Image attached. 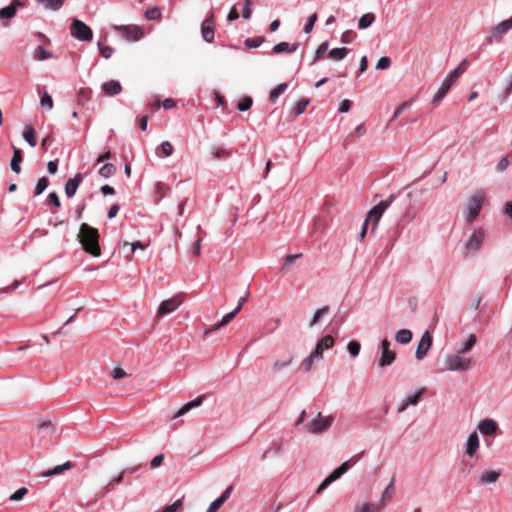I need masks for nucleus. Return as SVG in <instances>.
<instances>
[{
    "label": "nucleus",
    "instance_id": "obj_26",
    "mask_svg": "<svg viewBox=\"0 0 512 512\" xmlns=\"http://www.w3.org/2000/svg\"><path fill=\"white\" fill-rule=\"evenodd\" d=\"M13 148V156H12V159H11V162H10V166H11V169L13 172L15 173H20L21 172V162L23 160V155H22V151L15 147V146H12Z\"/></svg>",
    "mask_w": 512,
    "mask_h": 512
},
{
    "label": "nucleus",
    "instance_id": "obj_38",
    "mask_svg": "<svg viewBox=\"0 0 512 512\" xmlns=\"http://www.w3.org/2000/svg\"><path fill=\"white\" fill-rule=\"evenodd\" d=\"M53 57V54L46 51L42 45H39L33 52V58L36 61H44Z\"/></svg>",
    "mask_w": 512,
    "mask_h": 512
},
{
    "label": "nucleus",
    "instance_id": "obj_48",
    "mask_svg": "<svg viewBox=\"0 0 512 512\" xmlns=\"http://www.w3.org/2000/svg\"><path fill=\"white\" fill-rule=\"evenodd\" d=\"M413 99H409V100H406L404 101L403 103H401L395 110L392 118L390 119L389 123H391L392 121H394L397 117H399V115L404 111L406 110L407 108H409L412 103H413Z\"/></svg>",
    "mask_w": 512,
    "mask_h": 512
},
{
    "label": "nucleus",
    "instance_id": "obj_4",
    "mask_svg": "<svg viewBox=\"0 0 512 512\" xmlns=\"http://www.w3.org/2000/svg\"><path fill=\"white\" fill-rule=\"evenodd\" d=\"M333 421L332 416H324L318 413L316 418L303 426V430L311 434H322L332 426Z\"/></svg>",
    "mask_w": 512,
    "mask_h": 512
},
{
    "label": "nucleus",
    "instance_id": "obj_6",
    "mask_svg": "<svg viewBox=\"0 0 512 512\" xmlns=\"http://www.w3.org/2000/svg\"><path fill=\"white\" fill-rule=\"evenodd\" d=\"M70 34L79 41L90 42L93 39L92 29L79 19H73Z\"/></svg>",
    "mask_w": 512,
    "mask_h": 512
},
{
    "label": "nucleus",
    "instance_id": "obj_31",
    "mask_svg": "<svg viewBox=\"0 0 512 512\" xmlns=\"http://www.w3.org/2000/svg\"><path fill=\"white\" fill-rule=\"evenodd\" d=\"M395 492V477H392L390 483L385 488L384 492L381 496V501L378 504L382 509L386 506V499L391 497V495Z\"/></svg>",
    "mask_w": 512,
    "mask_h": 512
},
{
    "label": "nucleus",
    "instance_id": "obj_33",
    "mask_svg": "<svg viewBox=\"0 0 512 512\" xmlns=\"http://www.w3.org/2000/svg\"><path fill=\"white\" fill-rule=\"evenodd\" d=\"M23 138L31 147H35L37 145L36 132L32 126L25 127L23 131Z\"/></svg>",
    "mask_w": 512,
    "mask_h": 512
},
{
    "label": "nucleus",
    "instance_id": "obj_14",
    "mask_svg": "<svg viewBox=\"0 0 512 512\" xmlns=\"http://www.w3.org/2000/svg\"><path fill=\"white\" fill-rule=\"evenodd\" d=\"M360 458V455H356L352 458V463L350 461L343 462L338 468H336L328 477H326L330 483L338 480L343 474H345L352 465H354Z\"/></svg>",
    "mask_w": 512,
    "mask_h": 512
},
{
    "label": "nucleus",
    "instance_id": "obj_5",
    "mask_svg": "<svg viewBox=\"0 0 512 512\" xmlns=\"http://www.w3.org/2000/svg\"><path fill=\"white\" fill-rule=\"evenodd\" d=\"M394 198V195H390L386 200L381 201L380 203L375 205L371 210H369L365 218V224H369L371 222V232L375 231L383 213L391 205Z\"/></svg>",
    "mask_w": 512,
    "mask_h": 512
},
{
    "label": "nucleus",
    "instance_id": "obj_37",
    "mask_svg": "<svg viewBox=\"0 0 512 512\" xmlns=\"http://www.w3.org/2000/svg\"><path fill=\"white\" fill-rule=\"evenodd\" d=\"M44 5L46 9L58 11L64 5V0H35Z\"/></svg>",
    "mask_w": 512,
    "mask_h": 512
},
{
    "label": "nucleus",
    "instance_id": "obj_7",
    "mask_svg": "<svg viewBox=\"0 0 512 512\" xmlns=\"http://www.w3.org/2000/svg\"><path fill=\"white\" fill-rule=\"evenodd\" d=\"M445 364L450 371H468L475 365V361L472 358L450 355L446 357Z\"/></svg>",
    "mask_w": 512,
    "mask_h": 512
},
{
    "label": "nucleus",
    "instance_id": "obj_56",
    "mask_svg": "<svg viewBox=\"0 0 512 512\" xmlns=\"http://www.w3.org/2000/svg\"><path fill=\"white\" fill-rule=\"evenodd\" d=\"M316 21H317V14L316 13L311 14L304 26V32L306 34H309L312 32Z\"/></svg>",
    "mask_w": 512,
    "mask_h": 512
},
{
    "label": "nucleus",
    "instance_id": "obj_24",
    "mask_svg": "<svg viewBox=\"0 0 512 512\" xmlns=\"http://www.w3.org/2000/svg\"><path fill=\"white\" fill-rule=\"evenodd\" d=\"M299 47V43L289 44L287 42L277 43L271 50V54L293 53Z\"/></svg>",
    "mask_w": 512,
    "mask_h": 512
},
{
    "label": "nucleus",
    "instance_id": "obj_63",
    "mask_svg": "<svg viewBox=\"0 0 512 512\" xmlns=\"http://www.w3.org/2000/svg\"><path fill=\"white\" fill-rule=\"evenodd\" d=\"M323 351L322 347L317 343L310 355L314 357L316 361H320L323 358Z\"/></svg>",
    "mask_w": 512,
    "mask_h": 512
},
{
    "label": "nucleus",
    "instance_id": "obj_13",
    "mask_svg": "<svg viewBox=\"0 0 512 512\" xmlns=\"http://www.w3.org/2000/svg\"><path fill=\"white\" fill-rule=\"evenodd\" d=\"M180 305L181 300L178 297L164 300L160 303L157 314L159 317H163L174 312Z\"/></svg>",
    "mask_w": 512,
    "mask_h": 512
},
{
    "label": "nucleus",
    "instance_id": "obj_11",
    "mask_svg": "<svg viewBox=\"0 0 512 512\" xmlns=\"http://www.w3.org/2000/svg\"><path fill=\"white\" fill-rule=\"evenodd\" d=\"M201 36L206 43H212L215 37V19L211 14L201 23Z\"/></svg>",
    "mask_w": 512,
    "mask_h": 512
},
{
    "label": "nucleus",
    "instance_id": "obj_1",
    "mask_svg": "<svg viewBox=\"0 0 512 512\" xmlns=\"http://www.w3.org/2000/svg\"><path fill=\"white\" fill-rule=\"evenodd\" d=\"M79 241L85 252L98 257L101 255L99 246V233L96 228L83 223L80 227Z\"/></svg>",
    "mask_w": 512,
    "mask_h": 512
},
{
    "label": "nucleus",
    "instance_id": "obj_32",
    "mask_svg": "<svg viewBox=\"0 0 512 512\" xmlns=\"http://www.w3.org/2000/svg\"><path fill=\"white\" fill-rule=\"evenodd\" d=\"M174 148L169 141H163L157 148L156 154L158 156L169 157L173 154Z\"/></svg>",
    "mask_w": 512,
    "mask_h": 512
},
{
    "label": "nucleus",
    "instance_id": "obj_23",
    "mask_svg": "<svg viewBox=\"0 0 512 512\" xmlns=\"http://www.w3.org/2000/svg\"><path fill=\"white\" fill-rule=\"evenodd\" d=\"M205 398H206V395L202 394V395L198 396L196 399L186 403L184 406H182L178 410L175 417H180V416L186 414L187 412H189L191 409L201 406Z\"/></svg>",
    "mask_w": 512,
    "mask_h": 512
},
{
    "label": "nucleus",
    "instance_id": "obj_50",
    "mask_svg": "<svg viewBox=\"0 0 512 512\" xmlns=\"http://www.w3.org/2000/svg\"><path fill=\"white\" fill-rule=\"evenodd\" d=\"M328 312H329L328 306H324V307L318 309L314 313L313 318L309 323V327H313L320 320V318L323 317L324 315L328 314Z\"/></svg>",
    "mask_w": 512,
    "mask_h": 512
},
{
    "label": "nucleus",
    "instance_id": "obj_30",
    "mask_svg": "<svg viewBox=\"0 0 512 512\" xmlns=\"http://www.w3.org/2000/svg\"><path fill=\"white\" fill-rule=\"evenodd\" d=\"M288 88V83H280L275 88H273L269 93V101L274 104L277 99L283 94Z\"/></svg>",
    "mask_w": 512,
    "mask_h": 512
},
{
    "label": "nucleus",
    "instance_id": "obj_40",
    "mask_svg": "<svg viewBox=\"0 0 512 512\" xmlns=\"http://www.w3.org/2000/svg\"><path fill=\"white\" fill-rule=\"evenodd\" d=\"M293 361V356L292 355H289L288 357H286L284 360H278V361H275L273 364H272V370L275 372V373H278L280 372L281 370H283L284 368L288 367L291 365Z\"/></svg>",
    "mask_w": 512,
    "mask_h": 512
},
{
    "label": "nucleus",
    "instance_id": "obj_43",
    "mask_svg": "<svg viewBox=\"0 0 512 512\" xmlns=\"http://www.w3.org/2000/svg\"><path fill=\"white\" fill-rule=\"evenodd\" d=\"M382 508L378 504L365 503L361 506H357L355 512H380Z\"/></svg>",
    "mask_w": 512,
    "mask_h": 512
},
{
    "label": "nucleus",
    "instance_id": "obj_34",
    "mask_svg": "<svg viewBox=\"0 0 512 512\" xmlns=\"http://www.w3.org/2000/svg\"><path fill=\"white\" fill-rule=\"evenodd\" d=\"M309 103L310 100L308 98H301L299 101L295 103L291 110V113L296 117L301 115L302 113H304Z\"/></svg>",
    "mask_w": 512,
    "mask_h": 512
},
{
    "label": "nucleus",
    "instance_id": "obj_12",
    "mask_svg": "<svg viewBox=\"0 0 512 512\" xmlns=\"http://www.w3.org/2000/svg\"><path fill=\"white\" fill-rule=\"evenodd\" d=\"M23 7H25V3L23 1L12 0L8 6L0 9V21L12 19L16 15L18 8Z\"/></svg>",
    "mask_w": 512,
    "mask_h": 512
},
{
    "label": "nucleus",
    "instance_id": "obj_52",
    "mask_svg": "<svg viewBox=\"0 0 512 512\" xmlns=\"http://www.w3.org/2000/svg\"><path fill=\"white\" fill-rule=\"evenodd\" d=\"M97 46L103 58L109 59L112 56L114 49L111 46L103 45L100 41H98Z\"/></svg>",
    "mask_w": 512,
    "mask_h": 512
},
{
    "label": "nucleus",
    "instance_id": "obj_51",
    "mask_svg": "<svg viewBox=\"0 0 512 512\" xmlns=\"http://www.w3.org/2000/svg\"><path fill=\"white\" fill-rule=\"evenodd\" d=\"M347 350L349 352V354L352 356V357H357L360 353V350H361V345L358 341L356 340H351L348 344H347Z\"/></svg>",
    "mask_w": 512,
    "mask_h": 512
},
{
    "label": "nucleus",
    "instance_id": "obj_16",
    "mask_svg": "<svg viewBox=\"0 0 512 512\" xmlns=\"http://www.w3.org/2000/svg\"><path fill=\"white\" fill-rule=\"evenodd\" d=\"M83 181L82 173L78 172L73 178L68 179L65 184V194L68 198H72Z\"/></svg>",
    "mask_w": 512,
    "mask_h": 512
},
{
    "label": "nucleus",
    "instance_id": "obj_61",
    "mask_svg": "<svg viewBox=\"0 0 512 512\" xmlns=\"http://www.w3.org/2000/svg\"><path fill=\"white\" fill-rule=\"evenodd\" d=\"M182 504V500L178 499L173 504L164 507V509L161 512H177V510L181 508Z\"/></svg>",
    "mask_w": 512,
    "mask_h": 512
},
{
    "label": "nucleus",
    "instance_id": "obj_10",
    "mask_svg": "<svg viewBox=\"0 0 512 512\" xmlns=\"http://www.w3.org/2000/svg\"><path fill=\"white\" fill-rule=\"evenodd\" d=\"M390 345L391 344L387 339L381 341V357L379 359L378 364L382 368L390 366L396 359V352L390 350Z\"/></svg>",
    "mask_w": 512,
    "mask_h": 512
},
{
    "label": "nucleus",
    "instance_id": "obj_41",
    "mask_svg": "<svg viewBox=\"0 0 512 512\" xmlns=\"http://www.w3.org/2000/svg\"><path fill=\"white\" fill-rule=\"evenodd\" d=\"M115 172H116V167L112 163L103 164L98 171L99 175L104 178L111 177L113 174H115Z\"/></svg>",
    "mask_w": 512,
    "mask_h": 512
},
{
    "label": "nucleus",
    "instance_id": "obj_55",
    "mask_svg": "<svg viewBox=\"0 0 512 512\" xmlns=\"http://www.w3.org/2000/svg\"><path fill=\"white\" fill-rule=\"evenodd\" d=\"M40 104L42 107H46L47 109L51 110L53 108V99L49 95L48 92H44L40 99Z\"/></svg>",
    "mask_w": 512,
    "mask_h": 512
},
{
    "label": "nucleus",
    "instance_id": "obj_64",
    "mask_svg": "<svg viewBox=\"0 0 512 512\" xmlns=\"http://www.w3.org/2000/svg\"><path fill=\"white\" fill-rule=\"evenodd\" d=\"M473 465L467 461H463L460 466V473L464 476L471 473Z\"/></svg>",
    "mask_w": 512,
    "mask_h": 512
},
{
    "label": "nucleus",
    "instance_id": "obj_46",
    "mask_svg": "<svg viewBox=\"0 0 512 512\" xmlns=\"http://www.w3.org/2000/svg\"><path fill=\"white\" fill-rule=\"evenodd\" d=\"M253 104V100L249 96L243 97L237 104V110L240 112L248 111Z\"/></svg>",
    "mask_w": 512,
    "mask_h": 512
},
{
    "label": "nucleus",
    "instance_id": "obj_25",
    "mask_svg": "<svg viewBox=\"0 0 512 512\" xmlns=\"http://www.w3.org/2000/svg\"><path fill=\"white\" fill-rule=\"evenodd\" d=\"M511 29H512V16L509 19H506V20L500 22L497 26H495L492 29V32L502 42L503 35L506 34Z\"/></svg>",
    "mask_w": 512,
    "mask_h": 512
},
{
    "label": "nucleus",
    "instance_id": "obj_21",
    "mask_svg": "<svg viewBox=\"0 0 512 512\" xmlns=\"http://www.w3.org/2000/svg\"><path fill=\"white\" fill-rule=\"evenodd\" d=\"M37 430L42 437L47 439H51L56 435V429L49 420L38 423Z\"/></svg>",
    "mask_w": 512,
    "mask_h": 512
},
{
    "label": "nucleus",
    "instance_id": "obj_36",
    "mask_svg": "<svg viewBox=\"0 0 512 512\" xmlns=\"http://www.w3.org/2000/svg\"><path fill=\"white\" fill-rule=\"evenodd\" d=\"M348 54V49L345 47L334 48L328 53V58L334 61L343 60Z\"/></svg>",
    "mask_w": 512,
    "mask_h": 512
},
{
    "label": "nucleus",
    "instance_id": "obj_2",
    "mask_svg": "<svg viewBox=\"0 0 512 512\" xmlns=\"http://www.w3.org/2000/svg\"><path fill=\"white\" fill-rule=\"evenodd\" d=\"M466 61H462L455 69H453L448 76L443 80L436 94L434 95L433 104L439 103L448 93L452 84L459 78L465 71Z\"/></svg>",
    "mask_w": 512,
    "mask_h": 512
},
{
    "label": "nucleus",
    "instance_id": "obj_27",
    "mask_svg": "<svg viewBox=\"0 0 512 512\" xmlns=\"http://www.w3.org/2000/svg\"><path fill=\"white\" fill-rule=\"evenodd\" d=\"M72 463L71 461H67L65 462L64 464L62 465H57L55 466L54 468L52 469H49L47 471H44L43 473H41V476L42 477H52V476H56V475H60L62 474L65 470H69L72 468Z\"/></svg>",
    "mask_w": 512,
    "mask_h": 512
},
{
    "label": "nucleus",
    "instance_id": "obj_22",
    "mask_svg": "<svg viewBox=\"0 0 512 512\" xmlns=\"http://www.w3.org/2000/svg\"><path fill=\"white\" fill-rule=\"evenodd\" d=\"M498 426L492 419H485L478 424V430L483 435H492L496 432Z\"/></svg>",
    "mask_w": 512,
    "mask_h": 512
},
{
    "label": "nucleus",
    "instance_id": "obj_59",
    "mask_svg": "<svg viewBox=\"0 0 512 512\" xmlns=\"http://www.w3.org/2000/svg\"><path fill=\"white\" fill-rule=\"evenodd\" d=\"M355 36H356V33L354 31L347 30V31L342 33V35H341V42L343 44H349V43H351L354 40Z\"/></svg>",
    "mask_w": 512,
    "mask_h": 512
},
{
    "label": "nucleus",
    "instance_id": "obj_53",
    "mask_svg": "<svg viewBox=\"0 0 512 512\" xmlns=\"http://www.w3.org/2000/svg\"><path fill=\"white\" fill-rule=\"evenodd\" d=\"M145 17L148 20H158L161 17V11L158 7L147 9L145 12Z\"/></svg>",
    "mask_w": 512,
    "mask_h": 512
},
{
    "label": "nucleus",
    "instance_id": "obj_44",
    "mask_svg": "<svg viewBox=\"0 0 512 512\" xmlns=\"http://www.w3.org/2000/svg\"><path fill=\"white\" fill-rule=\"evenodd\" d=\"M238 313L239 312H237V310H233L230 313L224 315L222 319L212 327L211 330H217L220 327L228 324Z\"/></svg>",
    "mask_w": 512,
    "mask_h": 512
},
{
    "label": "nucleus",
    "instance_id": "obj_20",
    "mask_svg": "<svg viewBox=\"0 0 512 512\" xmlns=\"http://www.w3.org/2000/svg\"><path fill=\"white\" fill-rule=\"evenodd\" d=\"M102 91L106 96H116L121 93L122 86L119 81L117 80H110L107 82H104L101 86Z\"/></svg>",
    "mask_w": 512,
    "mask_h": 512
},
{
    "label": "nucleus",
    "instance_id": "obj_29",
    "mask_svg": "<svg viewBox=\"0 0 512 512\" xmlns=\"http://www.w3.org/2000/svg\"><path fill=\"white\" fill-rule=\"evenodd\" d=\"M412 337H413V334H412L411 330H409V329H400V330L397 331V333L395 335V340L399 344L405 345V344H408V343L411 342Z\"/></svg>",
    "mask_w": 512,
    "mask_h": 512
},
{
    "label": "nucleus",
    "instance_id": "obj_9",
    "mask_svg": "<svg viewBox=\"0 0 512 512\" xmlns=\"http://www.w3.org/2000/svg\"><path fill=\"white\" fill-rule=\"evenodd\" d=\"M432 344H433V337L430 334V332L428 330H426L422 334V336L418 342L417 349L415 352V358L419 361L423 360L427 356L430 348L432 347Z\"/></svg>",
    "mask_w": 512,
    "mask_h": 512
},
{
    "label": "nucleus",
    "instance_id": "obj_54",
    "mask_svg": "<svg viewBox=\"0 0 512 512\" xmlns=\"http://www.w3.org/2000/svg\"><path fill=\"white\" fill-rule=\"evenodd\" d=\"M26 494H28V489L26 487H21L10 495L9 500L20 501Z\"/></svg>",
    "mask_w": 512,
    "mask_h": 512
},
{
    "label": "nucleus",
    "instance_id": "obj_8",
    "mask_svg": "<svg viewBox=\"0 0 512 512\" xmlns=\"http://www.w3.org/2000/svg\"><path fill=\"white\" fill-rule=\"evenodd\" d=\"M485 238V233L482 228L475 229L473 233L470 235L469 239L465 243V256L473 255L482 246V243Z\"/></svg>",
    "mask_w": 512,
    "mask_h": 512
},
{
    "label": "nucleus",
    "instance_id": "obj_17",
    "mask_svg": "<svg viewBox=\"0 0 512 512\" xmlns=\"http://www.w3.org/2000/svg\"><path fill=\"white\" fill-rule=\"evenodd\" d=\"M233 491V486L229 485L224 492L216 498L207 508L206 512H217L220 507L227 501Z\"/></svg>",
    "mask_w": 512,
    "mask_h": 512
},
{
    "label": "nucleus",
    "instance_id": "obj_35",
    "mask_svg": "<svg viewBox=\"0 0 512 512\" xmlns=\"http://www.w3.org/2000/svg\"><path fill=\"white\" fill-rule=\"evenodd\" d=\"M328 48H329L328 41L322 42L319 45V47L317 48V50L315 51L314 57H313L310 65H314L316 62L320 61L323 58V56L327 53Z\"/></svg>",
    "mask_w": 512,
    "mask_h": 512
},
{
    "label": "nucleus",
    "instance_id": "obj_45",
    "mask_svg": "<svg viewBox=\"0 0 512 512\" xmlns=\"http://www.w3.org/2000/svg\"><path fill=\"white\" fill-rule=\"evenodd\" d=\"M477 338L476 335L471 334L468 338V340L461 345V347L458 350V353H467L469 352L473 346L476 344Z\"/></svg>",
    "mask_w": 512,
    "mask_h": 512
},
{
    "label": "nucleus",
    "instance_id": "obj_18",
    "mask_svg": "<svg viewBox=\"0 0 512 512\" xmlns=\"http://www.w3.org/2000/svg\"><path fill=\"white\" fill-rule=\"evenodd\" d=\"M479 446H480V442H479V437H478L477 433L476 432L471 433L468 436V439L465 444L466 455L471 458L474 457L477 450L479 449Z\"/></svg>",
    "mask_w": 512,
    "mask_h": 512
},
{
    "label": "nucleus",
    "instance_id": "obj_15",
    "mask_svg": "<svg viewBox=\"0 0 512 512\" xmlns=\"http://www.w3.org/2000/svg\"><path fill=\"white\" fill-rule=\"evenodd\" d=\"M424 391L425 389L421 388L417 392L407 395L406 398L401 401L398 407V413L404 412L410 405H417Z\"/></svg>",
    "mask_w": 512,
    "mask_h": 512
},
{
    "label": "nucleus",
    "instance_id": "obj_42",
    "mask_svg": "<svg viewBox=\"0 0 512 512\" xmlns=\"http://www.w3.org/2000/svg\"><path fill=\"white\" fill-rule=\"evenodd\" d=\"M210 151H211V154L216 159H226L232 155L231 151L224 149V148L215 147V146H212L210 148Z\"/></svg>",
    "mask_w": 512,
    "mask_h": 512
},
{
    "label": "nucleus",
    "instance_id": "obj_57",
    "mask_svg": "<svg viewBox=\"0 0 512 512\" xmlns=\"http://www.w3.org/2000/svg\"><path fill=\"white\" fill-rule=\"evenodd\" d=\"M334 342V338L330 335H327L323 337L320 341H318V344L322 347L323 350H325L333 347Z\"/></svg>",
    "mask_w": 512,
    "mask_h": 512
},
{
    "label": "nucleus",
    "instance_id": "obj_62",
    "mask_svg": "<svg viewBox=\"0 0 512 512\" xmlns=\"http://www.w3.org/2000/svg\"><path fill=\"white\" fill-rule=\"evenodd\" d=\"M251 1L250 0H245V3H244V6H243V9H242V17L244 19H249L251 17Z\"/></svg>",
    "mask_w": 512,
    "mask_h": 512
},
{
    "label": "nucleus",
    "instance_id": "obj_28",
    "mask_svg": "<svg viewBox=\"0 0 512 512\" xmlns=\"http://www.w3.org/2000/svg\"><path fill=\"white\" fill-rule=\"evenodd\" d=\"M500 477V472L494 470H486L479 478V482L483 485L495 483Z\"/></svg>",
    "mask_w": 512,
    "mask_h": 512
},
{
    "label": "nucleus",
    "instance_id": "obj_58",
    "mask_svg": "<svg viewBox=\"0 0 512 512\" xmlns=\"http://www.w3.org/2000/svg\"><path fill=\"white\" fill-rule=\"evenodd\" d=\"M391 65V59L387 56H383L381 57L377 64H376V69L377 70H384V69H388Z\"/></svg>",
    "mask_w": 512,
    "mask_h": 512
},
{
    "label": "nucleus",
    "instance_id": "obj_60",
    "mask_svg": "<svg viewBox=\"0 0 512 512\" xmlns=\"http://www.w3.org/2000/svg\"><path fill=\"white\" fill-rule=\"evenodd\" d=\"M315 361L316 359L309 354L306 358L303 359L301 366L306 372H309Z\"/></svg>",
    "mask_w": 512,
    "mask_h": 512
},
{
    "label": "nucleus",
    "instance_id": "obj_19",
    "mask_svg": "<svg viewBox=\"0 0 512 512\" xmlns=\"http://www.w3.org/2000/svg\"><path fill=\"white\" fill-rule=\"evenodd\" d=\"M118 30L127 40L138 41L142 37V30L139 27L120 26Z\"/></svg>",
    "mask_w": 512,
    "mask_h": 512
},
{
    "label": "nucleus",
    "instance_id": "obj_49",
    "mask_svg": "<svg viewBox=\"0 0 512 512\" xmlns=\"http://www.w3.org/2000/svg\"><path fill=\"white\" fill-rule=\"evenodd\" d=\"M265 41L264 37L247 38L244 42L248 49L258 48Z\"/></svg>",
    "mask_w": 512,
    "mask_h": 512
},
{
    "label": "nucleus",
    "instance_id": "obj_39",
    "mask_svg": "<svg viewBox=\"0 0 512 512\" xmlns=\"http://www.w3.org/2000/svg\"><path fill=\"white\" fill-rule=\"evenodd\" d=\"M374 21H375L374 13H366L360 17L359 22H358V27L360 29H367L368 27H370L373 24Z\"/></svg>",
    "mask_w": 512,
    "mask_h": 512
},
{
    "label": "nucleus",
    "instance_id": "obj_47",
    "mask_svg": "<svg viewBox=\"0 0 512 512\" xmlns=\"http://www.w3.org/2000/svg\"><path fill=\"white\" fill-rule=\"evenodd\" d=\"M48 185H49V179L46 176L41 177L37 181V184L35 187V192H34L35 195L38 196V195L42 194L46 190Z\"/></svg>",
    "mask_w": 512,
    "mask_h": 512
},
{
    "label": "nucleus",
    "instance_id": "obj_3",
    "mask_svg": "<svg viewBox=\"0 0 512 512\" xmlns=\"http://www.w3.org/2000/svg\"><path fill=\"white\" fill-rule=\"evenodd\" d=\"M485 199V192L483 190L475 191L468 199L465 221L471 224L479 215Z\"/></svg>",
    "mask_w": 512,
    "mask_h": 512
}]
</instances>
